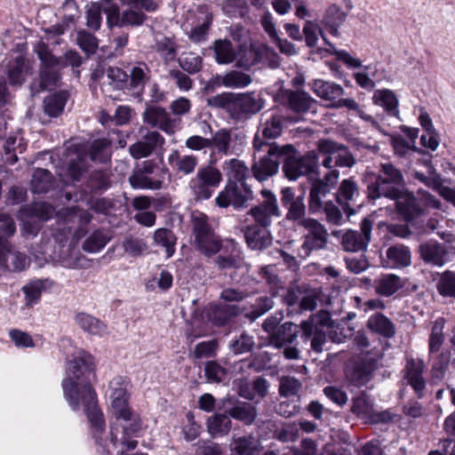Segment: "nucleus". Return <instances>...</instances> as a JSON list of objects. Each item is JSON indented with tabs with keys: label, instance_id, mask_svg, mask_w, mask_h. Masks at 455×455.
I'll list each match as a JSON object with an SVG mask.
<instances>
[{
	"label": "nucleus",
	"instance_id": "9b49d317",
	"mask_svg": "<svg viewBox=\"0 0 455 455\" xmlns=\"http://www.w3.org/2000/svg\"><path fill=\"white\" fill-rule=\"evenodd\" d=\"M381 357H371L369 353L351 360L346 369L348 382L357 387L366 385L373 378L378 369V361Z\"/></svg>",
	"mask_w": 455,
	"mask_h": 455
},
{
	"label": "nucleus",
	"instance_id": "de8ad7c7",
	"mask_svg": "<svg viewBox=\"0 0 455 455\" xmlns=\"http://www.w3.org/2000/svg\"><path fill=\"white\" fill-rule=\"evenodd\" d=\"M209 140L210 148H214L220 154H228L231 142L230 131L228 129H220L217 131Z\"/></svg>",
	"mask_w": 455,
	"mask_h": 455
},
{
	"label": "nucleus",
	"instance_id": "1a4fd4ad",
	"mask_svg": "<svg viewBox=\"0 0 455 455\" xmlns=\"http://www.w3.org/2000/svg\"><path fill=\"white\" fill-rule=\"evenodd\" d=\"M217 159L211 157L208 164L201 166L196 177L191 179L189 186L196 199H210L220 187L223 177L221 172L215 167Z\"/></svg>",
	"mask_w": 455,
	"mask_h": 455
},
{
	"label": "nucleus",
	"instance_id": "a211bd4d",
	"mask_svg": "<svg viewBox=\"0 0 455 455\" xmlns=\"http://www.w3.org/2000/svg\"><path fill=\"white\" fill-rule=\"evenodd\" d=\"M425 363L423 360L417 358L407 359L403 369V379L413 388L419 398L423 397L426 389V381L423 378Z\"/></svg>",
	"mask_w": 455,
	"mask_h": 455
},
{
	"label": "nucleus",
	"instance_id": "e2e57ef3",
	"mask_svg": "<svg viewBox=\"0 0 455 455\" xmlns=\"http://www.w3.org/2000/svg\"><path fill=\"white\" fill-rule=\"evenodd\" d=\"M359 187L353 177L343 180L335 195V199H353L359 196Z\"/></svg>",
	"mask_w": 455,
	"mask_h": 455
},
{
	"label": "nucleus",
	"instance_id": "6ab92c4d",
	"mask_svg": "<svg viewBox=\"0 0 455 455\" xmlns=\"http://www.w3.org/2000/svg\"><path fill=\"white\" fill-rule=\"evenodd\" d=\"M301 331L300 326L291 322L281 324L278 329L267 337L268 344L275 348H283L286 345H291Z\"/></svg>",
	"mask_w": 455,
	"mask_h": 455
},
{
	"label": "nucleus",
	"instance_id": "2eb2a0df",
	"mask_svg": "<svg viewBox=\"0 0 455 455\" xmlns=\"http://www.w3.org/2000/svg\"><path fill=\"white\" fill-rule=\"evenodd\" d=\"M300 224L307 230L302 245L308 251L321 250L326 247L328 243V232L326 228L316 220L307 219L300 221Z\"/></svg>",
	"mask_w": 455,
	"mask_h": 455
},
{
	"label": "nucleus",
	"instance_id": "423d86ee",
	"mask_svg": "<svg viewBox=\"0 0 455 455\" xmlns=\"http://www.w3.org/2000/svg\"><path fill=\"white\" fill-rule=\"evenodd\" d=\"M192 245L205 257L211 258L217 254L222 246L221 238L215 234L208 222V218L202 212L191 215Z\"/></svg>",
	"mask_w": 455,
	"mask_h": 455
},
{
	"label": "nucleus",
	"instance_id": "8fccbe9b",
	"mask_svg": "<svg viewBox=\"0 0 455 455\" xmlns=\"http://www.w3.org/2000/svg\"><path fill=\"white\" fill-rule=\"evenodd\" d=\"M302 388V383L299 379L292 376H282L279 379L278 392L282 397H290L297 395Z\"/></svg>",
	"mask_w": 455,
	"mask_h": 455
},
{
	"label": "nucleus",
	"instance_id": "7ed1b4c3",
	"mask_svg": "<svg viewBox=\"0 0 455 455\" xmlns=\"http://www.w3.org/2000/svg\"><path fill=\"white\" fill-rule=\"evenodd\" d=\"M207 105L224 110L236 122L243 121L259 113L264 107L261 98L253 91L246 92H223L207 99Z\"/></svg>",
	"mask_w": 455,
	"mask_h": 455
},
{
	"label": "nucleus",
	"instance_id": "f03ea898",
	"mask_svg": "<svg viewBox=\"0 0 455 455\" xmlns=\"http://www.w3.org/2000/svg\"><path fill=\"white\" fill-rule=\"evenodd\" d=\"M363 185L366 188V199H417L406 188L403 175L400 169L392 163L380 164L378 175L369 173L363 176Z\"/></svg>",
	"mask_w": 455,
	"mask_h": 455
},
{
	"label": "nucleus",
	"instance_id": "37998d69",
	"mask_svg": "<svg viewBox=\"0 0 455 455\" xmlns=\"http://www.w3.org/2000/svg\"><path fill=\"white\" fill-rule=\"evenodd\" d=\"M436 290L444 298L455 299V273L446 270L441 274L436 282Z\"/></svg>",
	"mask_w": 455,
	"mask_h": 455
},
{
	"label": "nucleus",
	"instance_id": "a18cd8bd",
	"mask_svg": "<svg viewBox=\"0 0 455 455\" xmlns=\"http://www.w3.org/2000/svg\"><path fill=\"white\" fill-rule=\"evenodd\" d=\"M26 68L24 58L17 57L7 72L9 84L12 86H20L25 82Z\"/></svg>",
	"mask_w": 455,
	"mask_h": 455
},
{
	"label": "nucleus",
	"instance_id": "473e14b6",
	"mask_svg": "<svg viewBox=\"0 0 455 455\" xmlns=\"http://www.w3.org/2000/svg\"><path fill=\"white\" fill-rule=\"evenodd\" d=\"M54 178L52 172L46 169H36L30 182L31 190L34 194L47 193L53 187Z\"/></svg>",
	"mask_w": 455,
	"mask_h": 455
},
{
	"label": "nucleus",
	"instance_id": "f257e3e1",
	"mask_svg": "<svg viewBox=\"0 0 455 455\" xmlns=\"http://www.w3.org/2000/svg\"><path fill=\"white\" fill-rule=\"evenodd\" d=\"M91 375L95 377L92 357L83 352L81 355L68 362L62 388L64 397L74 411L79 410L81 405L84 406L93 437L100 443L106 424L103 413L98 406L96 393L89 383Z\"/></svg>",
	"mask_w": 455,
	"mask_h": 455
},
{
	"label": "nucleus",
	"instance_id": "49530a36",
	"mask_svg": "<svg viewBox=\"0 0 455 455\" xmlns=\"http://www.w3.org/2000/svg\"><path fill=\"white\" fill-rule=\"evenodd\" d=\"M251 82L250 75L237 70L229 71L222 77V84L228 88H244Z\"/></svg>",
	"mask_w": 455,
	"mask_h": 455
},
{
	"label": "nucleus",
	"instance_id": "a878e982",
	"mask_svg": "<svg viewBox=\"0 0 455 455\" xmlns=\"http://www.w3.org/2000/svg\"><path fill=\"white\" fill-rule=\"evenodd\" d=\"M168 162L178 173L188 175L196 170L198 158L194 155L181 156L178 150H173L168 156Z\"/></svg>",
	"mask_w": 455,
	"mask_h": 455
},
{
	"label": "nucleus",
	"instance_id": "4468645a",
	"mask_svg": "<svg viewBox=\"0 0 455 455\" xmlns=\"http://www.w3.org/2000/svg\"><path fill=\"white\" fill-rule=\"evenodd\" d=\"M372 221L364 218L360 224V231L347 229L341 235V245L347 251H364L371 241Z\"/></svg>",
	"mask_w": 455,
	"mask_h": 455
},
{
	"label": "nucleus",
	"instance_id": "b1692460",
	"mask_svg": "<svg viewBox=\"0 0 455 455\" xmlns=\"http://www.w3.org/2000/svg\"><path fill=\"white\" fill-rule=\"evenodd\" d=\"M144 122L153 127H159L162 131L169 132L172 129V120L166 109L159 106H149L143 114Z\"/></svg>",
	"mask_w": 455,
	"mask_h": 455
},
{
	"label": "nucleus",
	"instance_id": "69168bd1",
	"mask_svg": "<svg viewBox=\"0 0 455 455\" xmlns=\"http://www.w3.org/2000/svg\"><path fill=\"white\" fill-rule=\"evenodd\" d=\"M108 242V237L100 230L94 231L83 243V249L88 252H97Z\"/></svg>",
	"mask_w": 455,
	"mask_h": 455
},
{
	"label": "nucleus",
	"instance_id": "052dcab7",
	"mask_svg": "<svg viewBox=\"0 0 455 455\" xmlns=\"http://www.w3.org/2000/svg\"><path fill=\"white\" fill-rule=\"evenodd\" d=\"M44 290V283L41 280L33 281L27 285L23 286L22 291L25 294V300L27 307H32L36 303Z\"/></svg>",
	"mask_w": 455,
	"mask_h": 455
},
{
	"label": "nucleus",
	"instance_id": "2f4dec72",
	"mask_svg": "<svg viewBox=\"0 0 455 455\" xmlns=\"http://www.w3.org/2000/svg\"><path fill=\"white\" fill-rule=\"evenodd\" d=\"M375 291L381 296H391L403 287L398 275L388 274L376 279L373 283Z\"/></svg>",
	"mask_w": 455,
	"mask_h": 455
},
{
	"label": "nucleus",
	"instance_id": "ea45409f",
	"mask_svg": "<svg viewBox=\"0 0 455 455\" xmlns=\"http://www.w3.org/2000/svg\"><path fill=\"white\" fill-rule=\"evenodd\" d=\"M122 248L127 255L138 258L148 251V246L143 238L128 235L122 242Z\"/></svg>",
	"mask_w": 455,
	"mask_h": 455
},
{
	"label": "nucleus",
	"instance_id": "7c9ffc66",
	"mask_svg": "<svg viewBox=\"0 0 455 455\" xmlns=\"http://www.w3.org/2000/svg\"><path fill=\"white\" fill-rule=\"evenodd\" d=\"M275 203V201H263L258 206L251 209V213L259 225L267 228L271 222V218L279 215Z\"/></svg>",
	"mask_w": 455,
	"mask_h": 455
},
{
	"label": "nucleus",
	"instance_id": "f3484780",
	"mask_svg": "<svg viewBox=\"0 0 455 455\" xmlns=\"http://www.w3.org/2000/svg\"><path fill=\"white\" fill-rule=\"evenodd\" d=\"M109 187V177L103 171H94L82 185L79 199H106L97 196L102 195Z\"/></svg>",
	"mask_w": 455,
	"mask_h": 455
},
{
	"label": "nucleus",
	"instance_id": "a19ab883",
	"mask_svg": "<svg viewBox=\"0 0 455 455\" xmlns=\"http://www.w3.org/2000/svg\"><path fill=\"white\" fill-rule=\"evenodd\" d=\"M232 427L229 416L225 412L223 414H215L207 420V428L211 435H227Z\"/></svg>",
	"mask_w": 455,
	"mask_h": 455
},
{
	"label": "nucleus",
	"instance_id": "c03bdc74",
	"mask_svg": "<svg viewBox=\"0 0 455 455\" xmlns=\"http://www.w3.org/2000/svg\"><path fill=\"white\" fill-rule=\"evenodd\" d=\"M111 405L116 419L132 411L128 405V394L124 388H116L114 391Z\"/></svg>",
	"mask_w": 455,
	"mask_h": 455
},
{
	"label": "nucleus",
	"instance_id": "5701e85b",
	"mask_svg": "<svg viewBox=\"0 0 455 455\" xmlns=\"http://www.w3.org/2000/svg\"><path fill=\"white\" fill-rule=\"evenodd\" d=\"M286 100L288 108L296 114H306L316 104V100L303 90L287 91Z\"/></svg>",
	"mask_w": 455,
	"mask_h": 455
},
{
	"label": "nucleus",
	"instance_id": "f704fd0d",
	"mask_svg": "<svg viewBox=\"0 0 455 455\" xmlns=\"http://www.w3.org/2000/svg\"><path fill=\"white\" fill-rule=\"evenodd\" d=\"M334 324L331 317V314L326 310H320L316 314L312 315L307 320L300 323V329H305V331H310L312 328L326 330L332 328Z\"/></svg>",
	"mask_w": 455,
	"mask_h": 455
},
{
	"label": "nucleus",
	"instance_id": "c85d7f7f",
	"mask_svg": "<svg viewBox=\"0 0 455 455\" xmlns=\"http://www.w3.org/2000/svg\"><path fill=\"white\" fill-rule=\"evenodd\" d=\"M425 201H395L396 212L402 220L410 222L426 212Z\"/></svg>",
	"mask_w": 455,
	"mask_h": 455
},
{
	"label": "nucleus",
	"instance_id": "338daca9",
	"mask_svg": "<svg viewBox=\"0 0 455 455\" xmlns=\"http://www.w3.org/2000/svg\"><path fill=\"white\" fill-rule=\"evenodd\" d=\"M87 172V162L82 156L70 159L68 164L67 173L73 181H80Z\"/></svg>",
	"mask_w": 455,
	"mask_h": 455
},
{
	"label": "nucleus",
	"instance_id": "20e7f679",
	"mask_svg": "<svg viewBox=\"0 0 455 455\" xmlns=\"http://www.w3.org/2000/svg\"><path fill=\"white\" fill-rule=\"evenodd\" d=\"M252 144L255 153L251 171L252 176L260 182L277 173L282 156L294 150L291 144L279 146L275 142L265 141L258 133Z\"/></svg>",
	"mask_w": 455,
	"mask_h": 455
},
{
	"label": "nucleus",
	"instance_id": "bb28decb",
	"mask_svg": "<svg viewBox=\"0 0 455 455\" xmlns=\"http://www.w3.org/2000/svg\"><path fill=\"white\" fill-rule=\"evenodd\" d=\"M69 93L68 91H59L46 96L44 100V111L50 117L60 116L68 100Z\"/></svg>",
	"mask_w": 455,
	"mask_h": 455
},
{
	"label": "nucleus",
	"instance_id": "680f3d73",
	"mask_svg": "<svg viewBox=\"0 0 455 455\" xmlns=\"http://www.w3.org/2000/svg\"><path fill=\"white\" fill-rule=\"evenodd\" d=\"M111 145L110 140L108 138L96 139L92 141L88 148V154L92 161L105 162V150Z\"/></svg>",
	"mask_w": 455,
	"mask_h": 455
},
{
	"label": "nucleus",
	"instance_id": "6e6552de",
	"mask_svg": "<svg viewBox=\"0 0 455 455\" xmlns=\"http://www.w3.org/2000/svg\"><path fill=\"white\" fill-rule=\"evenodd\" d=\"M283 172L289 180H296L301 176L319 175V156L316 151L309 150L301 155L294 147L292 152L282 156Z\"/></svg>",
	"mask_w": 455,
	"mask_h": 455
},
{
	"label": "nucleus",
	"instance_id": "c9c22d12",
	"mask_svg": "<svg viewBox=\"0 0 455 455\" xmlns=\"http://www.w3.org/2000/svg\"><path fill=\"white\" fill-rule=\"evenodd\" d=\"M387 258L395 267H405L411 265V251L403 244H395L387 250Z\"/></svg>",
	"mask_w": 455,
	"mask_h": 455
},
{
	"label": "nucleus",
	"instance_id": "5fc2aeb1",
	"mask_svg": "<svg viewBox=\"0 0 455 455\" xmlns=\"http://www.w3.org/2000/svg\"><path fill=\"white\" fill-rule=\"evenodd\" d=\"M59 218L63 219L66 223L75 221L77 219V221L80 225H86L92 220V215L82 210H78L76 207H70L63 209L57 213Z\"/></svg>",
	"mask_w": 455,
	"mask_h": 455
},
{
	"label": "nucleus",
	"instance_id": "09e8293b",
	"mask_svg": "<svg viewBox=\"0 0 455 455\" xmlns=\"http://www.w3.org/2000/svg\"><path fill=\"white\" fill-rule=\"evenodd\" d=\"M255 346L253 336L246 331H243L239 336L235 337L229 344V348L235 354H244L252 351Z\"/></svg>",
	"mask_w": 455,
	"mask_h": 455
},
{
	"label": "nucleus",
	"instance_id": "72a5a7b5",
	"mask_svg": "<svg viewBox=\"0 0 455 455\" xmlns=\"http://www.w3.org/2000/svg\"><path fill=\"white\" fill-rule=\"evenodd\" d=\"M215 60L219 64H229L236 59V53L229 39H218L213 43Z\"/></svg>",
	"mask_w": 455,
	"mask_h": 455
},
{
	"label": "nucleus",
	"instance_id": "cd10ccee",
	"mask_svg": "<svg viewBox=\"0 0 455 455\" xmlns=\"http://www.w3.org/2000/svg\"><path fill=\"white\" fill-rule=\"evenodd\" d=\"M346 18L347 13L339 6L331 4L326 9L322 22L331 36H338L339 28L345 22Z\"/></svg>",
	"mask_w": 455,
	"mask_h": 455
},
{
	"label": "nucleus",
	"instance_id": "13d9d810",
	"mask_svg": "<svg viewBox=\"0 0 455 455\" xmlns=\"http://www.w3.org/2000/svg\"><path fill=\"white\" fill-rule=\"evenodd\" d=\"M77 323L86 331L92 334H100L106 326L98 319L86 314H79L76 316Z\"/></svg>",
	"mask_w": 455,
	"mask_h": 455
},
{
	"label": "nucleus",
	"instance_id": "c756f323",
	"mask_svg": "<svg viewBox=\"0 0 455 455\" xmlns=\"http://www.w3.org/2000/svg\"><path fill=\"white\" fill-rule=\"evenodd\" d=\"M149 78L150 68L146 63L140 62L138 66L132 67L128 79L129 90L138 91V92L142 93Z\"/></svg>",
	"mask_w": 455,
	"mask_h": 455
},
{
	"label": "nucleus",
	"instance_id": "4c0bfd02",
	"mask_svg": "<svg viewBox=\"0 0 455 455\" xmlns=\"http://www.w3.org/2000/svg\"><path fill=\"white\" fill-rule=\"evenodd\" d=\"M367 326L374 332L379 333L386 338H392L395 333V326L392 322L384 315L379 313L370 317Z\"/></svg>",
	"mask_w": 455,
	"mask_h": 455
},
{
	"label": "nucleus",
	"instance_id": "dca6fc26",
	"mask_svg": "<svg viewBox=\"0 0 455 455\" xmlns=\"http://www.w3.org/2000/svg\"><path fill=\"white\" fill-rule=\"evenodd\" d=\"M28 265L29 259L25 253L13 250L8 240H0V267L20 272Z\"/></svg>",
	"mask_w": 455,
	"mask_h": 455
},
{
	"label": "nucleus",
	"instance_id": "0eeeda50",
	"mask_svg": "<svg viewBox=\"0 0 455 455\" xmlns=\"http://www.w3.org/2000/svg\"><path fill=\"white\" fill-rule=\"evenodd\" d=\"M171 178L168 168L159 166L155 160H146L137 164L129 182L135 189H160L165 180Z\"/></svg>",
	"mask_w": 455,
	"mask_h": 455
},
{
	"label": "nucleus",
	"instance_id": "4d7b16f0",
	"mask_svg": "<svg viewBox=\"0 0 455 455\" xmlns=\"http://www.w3.org/2000/svg\"><path fill=\"white\" fill-rule=\"evenodd\" d=\"M154 239L156 243L165 247L168 257L173 254L177 238L172 230L167 228L157 229L154 234Z\"/></svg>",
	"mask_w": 455,
	"mask_h": 455
},
{
	"label": "nucleus",
	"instance_id": "f8f14e48",
	"mask_svg": "<svg viewBox=\"0 0 455 455\" xmlns=\"http://www.w3.org/2000/svg\"><path fill=\"white\" fill-rule=\"evenodd\" d=\"M107 14L108 28L112 29L114 27H132L137 28L144 24L148 20V15L142 11L137 9H126L122 12L116 4H111L104 9Z\"/></svg>",
	"mask_w": 455,
	"mask_h": 455
},
{
	"label": "nucleus",
	"instance_id": "39448f33",
	"mask_svg": "<svg viewBox=\"0 0 455 455\" xmlns=\"http://www.w3.org/2000/svg\"><path fill=\"white\" fill-rule=\"evenodd\" d=\"M222 168L228 182L214 199H253V192L245 182L249 176L246 164L239 159L232 158L226 160Z\"/></svg>",
	"mask_w": 455,
	"mask_h": 455
},
{
	"label": "nucleus",
	"instance_id": "6e6d98bb",
	"mask_svg": "<svg viewBox=\"0 0 455 455\" xmlns=\"http://www.w3.org/2000/svg\"><path fill=\"white\" fill-rule=\"evenodd\" d=\"M118 420H122L123 435L132 436L141 429V419L139 414L133 411L121 417Z\"/></svg>",
	"mask_w": 455,
	"mask_h": 455
},
{
	"label": "nucleus",
	"instance_id": "e433bc0d",
	"mask_svg": "<svg viewBox=\"0 0 455 455\" xmlns=\"http://www.w3.org/2000/svg\"><path fill=\"white\" fill-rule=\"evenodd\" d=\"M262 127V140H275L282 135L283 130V117L281 115L272 114L264 123Z\"/></svg>",
	"mask_w": 455,
	"mask_h": 455
},
{
	"label": "nucleus",
	"instance_id": "9d476101",
	"mask_svg": "<svg viewBox=\"0 0 455 455\" xmlns=\"http://www.w3.org/2000/svg\"><path fill=\"white\" fill-rule=\"evenodd\" d=\"M309 87L317 97L330 102L328 108L359 110V104L354 99L342 98L345 94L344 88L332 81L315 79L309 84Z\"/></svg>",
	"mask_w": 455,
	"mask_h": 455
},
{
	"label": "nucleus",
	"instance_id": "4be33fe9",
	"mask_svg": "<svg viewBox=\"0 0 455 455\" xmlns=\"http://www.w3.org/2000/svg\"><path fill=\"white\" fill-rule=\"evenodd\" d=\"M419 253L425 263L442 267L445 263L447 250L443 244L436 241H428L419 246Z\"/></svg>",
	"mask_w": 455,
	"mask_h": 455
},
{
	"label": "nucleus",
	"instance_id": "0e129e2a",
	"mask_svg": "<svg viewBox=\"0 0 455 455\" xmlns=\"http://www.w3.org/2000/svg\"><path fill=\"white\" fill-rule=\"evenodd\" d=\"M101 12V6L99 3H92L85 12L86 27L93 32L100 28L102 21Z\"/></svg>",
	"mask_w": 455,
	"mask_h": 455
},
{
	"label": "nucleus",
	"instance_id": "58836bf2",
	"mask_svg": "<svg viewBox=\"0 0 455 455\" xmlns=\"http://www.w3.org/2000/svg\"><path fill=\"white\" fill-rule=\"evenodd\" d=\"M257 444L253 436L233 437L230 443L231 455H256Z\"/></svg>",
	"mask_w": 455,
	"mask_h": 455
},
{
	"label": "nucleus",
	"instance_id": "bf43d9fd",
	"mask_svg": "<svg viewBox=\"0 0 455 455\" xmlns=\"http://www.w3.org/2000/svg\"><path fill=\"white\" fill-rule=\"evenodd\" d=\"M60 78L59 71L52 68H42L39 73V87L41 91L53 90L58 86Z\"/></svg>",
	"mask_w": 455,
	"mask_h": 455
},
{
	"label": "nucleus",
	"instance_id": "412c9836",
	"mask_svg": "<svg viewBox=\"0 0 455 455\" xmlns=\"http://www.w3.org/2000/svg\"><path fill=\"white\" fill-rule=\"evenodd\" d=\"M246 243L252 250H264L271 245L270 232L259 224L247 226L243 230Z\"/></svg>",
	"mask_w": 455,
	"mask_h": 455
},
{
	"label": "nucleus",
	"instance_id": "aec40b11",
	"mask_svg": "<svg viewBox=\"0 0 455 455\" xmlns=\"http://www.w3.org/2000/svg\"><path fill=\"white\" fill-rule=\"evenodd\" d=\"M225 412L231 418L243 422L245 425H251L257 417V409L254 405L228 399L224 404Z\"/></svg>",
	"mask_w": 455,
	"mask_h": 455
},
{
	"label": "nucleus",
	"instance_id": "774afa93",
	"mask_svg": "<svg viewBox=\"0 0 455 455\" xmlns=\"http://www.w3.org/2000/svg\"><path fill=\"white\" fill-rule=\"evenodd\" d=\"M204 373L209 382L220 383L227 374V370L216 361H209L205 363Z\"/></svg>",
	"mask_w": 455,
	"mask_h": 455
},
{
	"label": "nucleus",
	"instance_id": "603ef678",
	"mask_svg": "<svg viewBox=\"0 0 455 455\" xmlns=\"http://www.w3.org/2000/svg\"><path fill=\"white\" fill-rule=\"evenodd\" d=\"M274 307V301L270 297L261 296L259 297L254 304L251 306V310L245 315V317L250 321H255L261 315Z\"/></svg>",
	"mask_w": 455,
	"mask_h": 455
},
{
	"label": "nucleus",
	"instance_id": "ddd939ff",
	"mask_svg": "<svg viewBox=\"0 0 455 455\" xmlns=\"http://www.w3.org/2000/svg\"><path fill=\"white\" fill-rule=\"evenodd\" d=\"M242 313L243 310L238 305L223 302L211 303L204 311L206 322L215 327L229 326Z\"/></svg>",
	"mask_w": 455,
	"mask_h": 455
},
{
	"label": "nucleus",
	"instance_id": "79ce46f5",
	"mask_svg": "<svg viewBox=\"0 0 455 455\" xmlns=\"http://www.w3.org/2000/svg\"><path fill=\"white\" fill-rule=\"evenodd\" d=\"M76 44L87 57H91L98 50L99 39L92 33L81 29L76 34Z\"/></svg>",
	"mask_w": 455,
	"mask_h": 455
},
{
	"label": "nucleus",
	"instance_id": "864d4df0",
	"mask_svg": "<svg viewBox=\"0 0 455 455\" xmlns=\"http://www.w3.org/2000/svg\"><path fill=\"white\" fill-rule=\"evenodd\" d=\"M373 411V404L370 396L365 391L353 399L351 411L358 416L365 417L370 416Z\"/></svg>",
	"mask_w": 455,
	"mask_h": 455
},
{
	"label": "nucleus",
	"instance_id": "3c124183",
	"mask_svg": "<svg viewBox=\"0 0 455 455\" xmlns=\"http://www.w3.org/2000/svg\"><path fill=\"white\" fill-rule=\"evenodd\" d=\"M310 331H305L301 329L302 338L305 339H310V347L315 353L323 352V346L327 342V331L312 328Z\"/></svg>",
	"mask_w": 455,
	"mask_h": 455
},
{
	"label": "nucleus",
	"instance_id": "393cba45",
	"mask_svg": "<svg viewBox=\"0 0 455 455\" xmlns=\"http://www.w3.org/2000/svg\"><path fill=\"white\" fill-rule=\"evenodd\" d=\"M372 102L376 106L383 108L390 116H398L399 100L396 94L389 89H378L372 96Z\"/></svg>",
	"mask_w": 455,
	"mask_h": 455
}]
</instances>
